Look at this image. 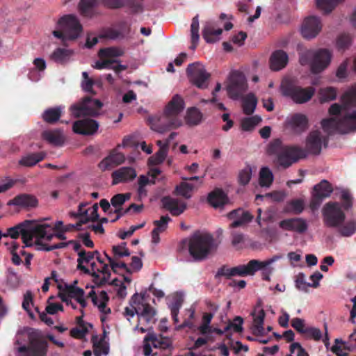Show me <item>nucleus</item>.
<instances>
[{
	"label": "nucleus",
	"mask_w": 356,
	"mask_h": 356,
	"mask_svg": "<svg viewBox=\"0 0 356 356\" xmlns=\"http://www.w3.org/2000/svg\"><path fill=\"white\" fill-rule=\"evenodd\" d=\"M102 106L100 100L86 97L79 102L72 105L70 109L72 115L78 118L81 116L95 115Z\"/></svg>",
	"instance_id": "nucleus-11"
},
{
	"label": "nucleus",
	"mask_w": 356,
	"mask_h": 356,
	"mask_svg": "<svg viewBox=\"0 0 356 356\" xmlns=\"http://www.w3.org/2000/svg\"><path fill=\"white\" fill-rule=\"evenodd\" d=\"M58 288L59 289L58 293H63L66 296L70 297V298H74L76 300L81 296H84L85 294L83 289L76 287L72 284H65L64 288H63L61 285H58Z\"/></svg>",
	"instance_id": "nucleus-38"
},
{
	"label": "nucleus",
	"mask_w": 356,
	"mask_h": 356,
	"mask_svg": "<svg viewBox=\"0 0 356 356\" xmlns=\"http://www.w3.org/2000/svg\"><path fill=\"white\" fill-rule=\"evenodd\" d=\"M120 27L121 31L116 30L112 28L108 29L104 33L100 35V38H108L111 40L123 39L126 34H129L130 32V27L127 26L125 22L120 23Z\"/></svg>",
	"instance_id": "nucleus-33"
},
{
	"label": "nucleus",
	"mask_w": 356,
	"mask_h": 356,
	"mask_svg": "<svg viewBox=\"0 0 356 356\" xmlns=\"http://www.w3.org/2000/svg\"><path fill=\"white\" fill-rule=\"evenodd\" d=\"M243 319L240 316H236L234 319V322H229L225 327V331H229L231 329L234 330L236 332H241L243 330L242 324Z\"/></svg>",
	"instance_id": "nucleus-61"
},
{
	"label": "nucleus",
	"mask_w": 356,
	"mask_h": 356,
	"mask_svg": "<svg viewBox=\"0 0 356 356\" xmlns=\"http://www.w3.org/2000/svg\"><path fill=\"white\" fill-rule=\"evenodd\" d=\"M209 203L214 208H219L228 202V197L222 189H215L208 195Z\"/></svg>",
	"instance_id": "nucleus-32"
},
{
	"label": "nucleus",
	"mask_w": 356,
	"mask_h": 356,
	"mask_svg": "<svg viewBox=\"0 0 356 356\" xmlns=\"http://www.w3.org/2000/svg\"><path fill=\"white\" fill-rule=\"evenodd\" d=\"M143 0H124V6L130 9L131 14L142 13L144 10Z\"/></svg>",
	"instance_id": "nucleus-55"
},
{
	"label": "nucleus",
	"mask_w": 356,
	"mask_h": 356,
	"mask_svg": "<svg viewBox=\"0 0 356 356\" xmlns=\"http://www.w3.org/2000/svg\"><path fill=\"white\" fill-rule=\"evenodd\" d=\"M144 341L145 342L150 341L154 348H159L161 349H167L170 345V341L168 338L163 337L161 335H156L154 332H148L145 337Z\"/></svg>",
	"instance_id": "nucleus-36"
},
{
	"label": "nucleus",
	"mask_w": 356,
	"mask_h": 356,
	"mask_svg": "<svg viewBox=\"0 0 356 356\" xmlns=\"http://www.w3.org/2000/svg\"><path fill=\"white\" fill-rule=\"evenodd\" d=\"M280 92L282 96L291 99L294 103L302 104L312 99L316 89L312 86L302 88L296 81L285 78L281 82Z\"/></svg>",
	"instance_id": "nucleus-6"
},
{
	"label": "nucleus",
	"mask_w": 356,
	"mask_h": 356,
	"mask_svg": "<svg viewBox=\"0 0 356 356\" xmlns=\"http://www.w3.org/2000/svg\"><path fill=\"white\" fill-rule=\"evenodd\" d=\"M58 25L63 30L54 31L53 35L63 41L66 40H74L76 39L82 32L83 28L78 19L72 15H67L62 17L58 20Z\"/></svg>",
	"instance_id": "nucleus-9"
},
{
	"label": "nucleus",
	"mask_w": 356,
	"mask_h": 356,
	"mask_svg": "<svg viewBox=\"0 0 356 356\" xmlns=\"http://www.w3.org/2000/svg\"><path fill=\"white\" fill-rule=\"evenodd\" d=\"M99 128L98 122L90 118H83L73 123L72 129L76 134L89 136L93 135Z\"/></svg>",
	"instance_id": "nucleus-19"
},
{
	"label": "nucleus",
	"mask_w": 356,
	"mask_h": 356,
	"mask_svg": "<svg viewBox=\"0 0 356 356\" xmlns=\"http://www.w3.org/2000/svg\"><path fill=\"white\" fill-rule=\"evenodd\" d=\"M46 156L43 152H36L23 156L19 161V164L23 166L31 167L42 161Z\"/></svg>",
	"instance_id": "nucleus-40"
},
{
	"label": "nucleus",
	"mask_w": 356,
	"mask_h": 356,
	"mask_svg": "<svg viewBox=\"0 0 356 356\" xmlns=\"http://www.w3.org/2000/svg\"><path fill=\"white\" fill-rule=\"evenodd\" d=\"M273 181V175L268 167H263L259 172V182L262 187H270Z\"/></svg>",
	"instance_id": "nucleus-47"
},
{
	"label": "nucleus",
	"mask_w": 356,
	"mask_h": 356,
	"mask_svg": "<svg viewBox=\"0 0 356 356\" xmlns=\"http://www.w3.org/2000/svg\"><path fill=\"white\" fill-rule=\"evenodd\" d=\"M184 108L183 98L179 95H174L165 107L163 117L160 120V124L162 126L161 127L162 130L160 131L179 127L181 124V121L178 118V115L183 111Z\"/></svg>",
	"instance_id": "nucleus-8"
},
{
	"label": "nucleus",
	"mask_w": 356,
	"mask_h": 356,
	"mask_svg": "<svg viewBox=\"0 0 356 356\" xmlns=\"http://www.w3.org/2000/svg\"><path fill=\"white\" fill-rule=\"evenodd\" d=\"M188 252L196 261L206 259L216 249L215 241L212 235L208 233L197 232L188 238Z\"/></svg>",
	"instance_id": "nucleus-3"
},
{
	"label": "nucleus",
	"mask_w": 356,
	"mask_h": 356,
	"mask_svg": "<svg viewBox=\"0 0 356 356\" xmlns=\"http://www.w3.org/2000/svg\"><path fill=\"white\" fill-rule=\"evenodd\" d=\"M94 259V253L81 250L78 252L77 268L86 274H90V270L83 265V263L89 264Z\"/></svg>",
	"instance_id": "nucleus-39"
},
{
	"label": "nucleus",
	"mask_w": 356,
	"mask_h": 356,
	"mask_svg": "<svg viewBox=\"0 0 356 356\" xmlns=\"http://www.w3.org/2000/svg\"><path fill=\"white\" fill-rule=\"evenodd\" d=\"M339 234L344 237H350L356 232V220H351L337 227Z\"/></svg>",
	"instance_id": "nucleus-49"
},
{
	"label": "nucleus",
	"mask_w": 356,
	"mask_h": 356,
	"mask_svg": "<svg viewBox=\"0 0 356 356\" xmlns=\"http://www.w3.org/2000/svg\"><path fill=\"white\" fill-rule=\"evenodd\" d=\"M287 127L295 133H302L308 128V119L306 115L301 113L293 115L287 120Z\"/></svg>",
	"instance_id": "nucleus-24"
},
{
	"label": "nucleus",
	"mask_w": 356,
	"mask_h": 356,
	"mask_svg": "<svg viewBox=\"0 0 356 356\" xmlns=\"http://www.w3.org/2000/svg\"><path fill=\"white\" fill-rule=\"evenodd\" d=\"M124 51L118 47H109L99 50V55L101 58H114L122 56Z\"/></svg>",
	"instance_id": "nucleus-52"
},
{
	"label": "nucleus",
	"mask_w": 356,
	"mask_h": 356,
	"mask_svg": "<svg viewBox=\"0 0 356 356\" xmlns=\"http://www.w3.org/2000/svg\"><path fill=\"white\" fill-rule=\"evenodd\" d=\"M137 176L136 170L132 167H122L111 174L112 184L129 182L134 180Z\"/></svg>",
	"instance_id": "nucleus-22"
},
{
	"label": "nucleus",
	"mask_w": 356,
	"mask_h": 356,
	"mask_svg": "<svg viewBox=\"0 0 356 356\" xmlns=\"http://www.w3.org/2000/svg\"><path fill=\"white\" fill-rule=\"evenodd\" d=\"M163 207L169 211L175 216H178L186 209V204L184 202L179 203L177 199L170 196H165L161 199Z\"/></svg>",
	"instance_id": "nucleus-25"
},
{
	"label": "nucleus",
	"mask_w": 356,
	"mask_h": 356,
	"mask_svg": "<svg viewBox=\"0 0 356 356\" xmlns=\"http://www.w3.org/2000/svg\"><path fill=\"white\" fill-rule=\"evenodd\" d=\"M171 220L168 216H162L159 220L153 222L155 228L154 229L163 232L168 228V224Z\"/></svg>",
	"instance_id": "nucleus-62"
},
{
	"label": "nucleus",
	"mask_w": 356,
	"mask_h": 356,
	"mask_svg": "<svg viewBox=\"0 0 356 356\" xmlns=\"http://www.w3.org/2000/svg\"><path fill=\"white\" fill-rule=\"evenodd\" d=\"M343 1L344 0H316V6L325 14H328L331 13L338 4L342 3Z\"/></svg>",
	"instance_id": "nucleus-45"
},
{
	"label": "nucleus",
	"mask_w": 356,
	"mask_h": 356,
	"mask_svg": "<svg viewBox=\"0 0 356 356\" xmlns=\"http://www.w3.org/2000/svg\"><path fill=\"white\" fill-rule=\"evenodd\" d=\"M202 113L196 107H191L188 108L186 122L190 126H196L199 124L202 120Z\"/></svg>",
	"instance_id": "nucleus-42"
},
{
	"label": "nucleus",
	"mask_w": 356,
	"mask_h": 356,
	"mask_svg": "<svg viewBox=\"0 0 356 356\" xmlns=\"http://www.w3.org/2000/svg\"><path fill=\"white\" fill-rule=\"evenodd\" d=\"M328 143V138L323 136L318 131H313L309 133L306 140V152L312 154H320L322 149V145L326 147Z\"/></svg>",
	"instance_id": "nucleus-17"
},
{
	"label": "nucleus",
	"mask_w": 356,
	"mask_h": 356,
	"mask_svg": "<svg viewBox=\"0 0 356 356\" xmlns=\"http://www.w3.org/2000/svg\"><path fill=\"white\" fill-rule=\"evenodd\" d=\"M222 30L220 28L216 29L212 22H207L202 29V37L207 43H213L219 40Z\"/></svg>",
	"instance_id": "nucleus-28"
},
{
	"label": "nucleus",
	"mask_w": 356,
	"mask_h": 356,
	"mask_svg": "<svg viewBox=\"0 0 356 356\" xmlns=\"http://www.w3.org/2000/svg\"><path fill=\"white\" fill-rule=\"evenodd\" d=\"M296 286L300 291L307 292L310 287V283L305 280V275L303 273H299L296 280Z\"/></svg>",
	"instance_id": "nucleus-63"
},
{
	"label": "nucleus",
	"mask_w": 356,
	"mask_h": 356,
	"mask_svg": "<svg viewBox=\"0 0 356 356\" xmlns=\"http://www.w3.org/2000/svg\"><path fill=\"white\" fill-rule=\"evenodd\" d=\"M29 345L18 348V352L24 356H45L47 351V342L41 339L40 334L33 332L29 334Z\"/></svg>",
	"instance_id": "nucleus-13"
},
{
	"label": "nucleus",
	"mask_w": 356,
	"mask_h": 356,
	"mask_svg": "<svg viewBox=\"0 0 356 356\" xmlns=\"http://www.w3.org/2000/svg\"><path fill=\"white\" fill-rule=\"evenodd\" d=\"M253 316V334L257 336H264L266 334L264 327V321L266 316L265 312L261 309L256 314V311L252 313Z\"/></svg>",
	"instance_id": "nucleus-34"
},
{
	"label": "nucleus",
	"mask_w": 356,
	"mask_h": 356,
	"mask_svg": "<svg viewBox=\"0 0 356 356\" xmlns=\"http://www.w3.org/2000/svg\"><path fill=\"white\" fill-rule=\"evenodd\" d=\"M247 88L248 83L245 75L238 71L232 72L229 84L227 86L228 96L232 99H238Z\"/></svg>",
	"instance_id": "nucleus-15"
},
{
	"label": "nucleus",
	"mask_w": 356,
	"mask_h": 356,
	"mask_svg": "<svg viewBox=\"0 0 356 356\" xmlns=\"http://www.w3.org/2000/svg\"><path fill=\"white\" fill-rule=\"evenodd\" d=\"M320 102L321 103L334 100L337 97V90L333 87L321 88L319 90Z\"/></svg>",
	"instance_id": "nucleus-50"
},
{
	"label": "nucleus",
	"mask_w": 356,
	"mask_h": 356,
	"mask_svg": "<svg viewBox=\"0 0 356 356\" xmlns=\"http://www.w3.org/2000/svg\"><path fill=\"white\" fill-rule=\"evenodd\" d=\"M145 296V292L143 293H141L140 294L138 293H134L129 300L131 308L125 307L124 315L130 317H133L135 314L138 316V312L140 309V304L141 302L144 301Z\"/></svg>",
	"instance_id": "nucleus-31"
},
{
	"label": "nucleus",
	"mask_w": 356,
	"mask_h": 356,
	"mask_svg": "<svg viewBox=\"0 0 356 356\" xmlns=\"http://www.w3.org/2000/svg\"><path fill=\"white\" fill-rule=\"evenodd\" d=\"M42 138L54 146H61L65 138L60 129L46 130L42 133Z\"/></svg>",
	"instance_id": "nucleus-30"
},
{
	"label": "nucleus",
	"mask_w": 356,
	"mask_h": 356,
	"mask_svg": "<svg viewBox=\"0 0 356 356\" xmlns=\"http://www.w3.org/2000/svg\"><path fill=\"white\" fill-rule=\"evenodd\" d=\"M331 59L332 53L327 49L307 50L300 56V63L309 64L312 73L318 74L329 66Z\"/></svg>",
	"instance_id": "nucleus-7"
},
{
	"label": "nucleus",
	"mask_w": 356,
	"mask_h": 356,
	"mask_svg": "<svg viewBox=\"0 0 356 356\" xmlns=\"http://www.w3.org/2000/svg\"><path fill=\"white\" fill-rule=\"evenodd\" d=\"M104 254L113 273H117V268H122L126 272L131 273L130 269L124 262H116L115 259L108 256L106 252Z\"/></svg>",
	"instance_id": "nucleus-60"
},
{
	"label": "nucleus",
	"mask_w": 356,
	"mask_h": 356,
	"mask_svg": "<svg viewBox=\"0 0 356 356\" xmlns=\"http://www.w3.org/2000/svg\"><path fill=\"white\" fill-rule=\"evenodd\" d=\"M88 297L91 298L93 305L98 307L101 313L104 314H111V309L107 307L109 297L105 291H102L99 296H97L95 291L94 290H91L88 295Z\"/></svg>",
	"instance_id": "nucleus-23"
},
{
	"label": "nucleus",
	"mask_w": 356,
	"mask_h": 356,
	"mask_svg": "<svg viewBox=\"0 0 356 356\" xmlns=\"http://www.w3.org/2000/svg\"><path fill=\"white\" fill-rule=\"evenodd\" d=\"M227 217L233 222L230 224L231 228H236L250 222L254 216L248 211L238 208L234 209L227 214Z\"/></svg>",
	"instance_id": "nucleus-21"
},
{
	"label": "nucleus",
	"mask_w": 356,
	"mask_h": 356,
	"mask_svg": "<svg viewBox=\"0 0 356 356\" xmlns=\"http://www.w3.org/2000/svg\"><path fill=\"white\" fill-rule=\"evenodd\" d=\"M322 29L321 22L319 17L310 16L305 19L301 29L303 38L312 39L315 38Z\"/></svg>",
	"instance_id": "nucleus-18"
},
{
	"label": "nucleus",
	"mask_w": 356,
	"mask_h": 356,
	"mask_svg": "<svg viewBox=\"0 0 356 356\" xmlns=\"http://www.w3.org/2000/svg\"><path fill=\"white\" fill-rule=\"evenodd\" d=\"M261 121L259 115L244 118L241 122V128L244 131H252L255 127Z\"/></svg>",
	"instance_id": "nucleus-48"
},
{
	"label": "nucleus",
	"mask_w": 356,
	"mask_h": 356,
	"mask_svg": "<svg viewBox=\"0 0 356 356\" xmlns=\"http://www.w3.org/2000/svg\"><path fill=\"white\" fill-rule=\"evenodd\" d=\"M324 226L328 228L339 227L346 220V214L337 202H328L322 209Z\"/></svg>",
	"instance_id": "nucleus-10"
},
{
	"label": "nucleus",
	"mask_w": 356,
	"mask_h": 356,
	"mask_svg": "<svg viewBox=\"0 0 356 356\" xmlns=\"http://www.w3.org/2000/svg\"><path fill=\"white\" fill-rule=\"evenodd\" d=\"M341 102L344 109L356 105V93L354 92H346L341 97Z\"/></svg>",
	"instance_id": "nucleus-54"
},
{
	"label": "nucleus",
	"mask_w": 356,
	"mask_h": 356,
	"mask_svg": "<svg viewBox=\"0 0 356 356\" xmlns=\"http://www.w3.org/2000/svg\"><path fill=\"white\" fill-rule=\"evenodd\" d=\"M82 76L83 79L81 82V87L83 90L86 92L95 94V92L93 90V86L95 83V81L89 77L88 74L86 72H82Z\"/></svg>",
	"instance_id": "nucleus-58"
},
{
	"label": "nucleus",
	"mask_w": 356,
	"mask_h": 356,
	"mask_svg": "<svg viewBox=\"0 0 356 356\" xmlns=\"http://www.w3.org/2000/svg\"><path fill=\"white\" fill-rule=\"evenodd\" d=\"M279 227L286 231L305 233L308 229L307 221L302 218H291L281 220Z\"/></svg>",
	"instance_id": "nucleus-20"
},
{
	"label": "nucleus",
	"mask_w": 356,
	"mask_h": 356,
	"mask_svg": "<svg viewBox=\"0 0 356 356\" xmlns=\"http://www.w3.org/2000/svg\"><path fill=\"white\" fill-rule=\"evenodd\" d=\"M288 60V55L284 51H275L270 56L269 60L270 67L273 71H279L285 67Z\"/></svg>",
	"instance_id": "nucleus-27"
},
{
	"label": "nucleus",
	"mask_w": 356,
	"mask_h": 356,
	"mask_svg": "<svg viewBox=\"0 0 356 356\" xmlns=\"http://www.w3.org/2000/svg\"><path fill=\"white\" fill-rule=\"evenodd\" d=\"M186 74L189 81L197 88L205 89L208 87V81L211 77L204 66L200 62L189 64L186 68Z\"/></svg>",
	"instance_id": "nucleus-12"
},
{
	"label": "nucleus",
	"mask_w": 356,
	"mask_h": 356,
	"mask_svg": "<svg viewBox=\"0 0 356 356\" xmlns=\"http://www.w3.org/2000/svg\"><path fill=\"white\" fill-rule=\"evenodd\" d=\"M280 256L275 255L272 258L264 261L252 259L247 264H242L232 267V273H233V277L254 275L256 272L261 270L262 279L264 280L270 281V275L273 271V268L270 267V265L275 261L280 259Z\"/></svg>",
	"instance_id": "nucleus-4"
},
{
	"label": "nucleus",
	"mask_w": 356,
	"mask_h": 356,
	"mask_svg": "<svg viewBox=\"0 0 356 356\" xmlns=\"http://www.w3.org/2000/svg\"><path fill=\"white\" fill-rule=\"evenodd\" d=\"M72 53L70 49L57 48L51 55V58L56 63L63 64L70 60Z\"/></svg>",
	"instance_id": "nucleus-41"
},
{
	"label": "nucleus",
	"mask_w": 356,
	"mask_h": 356,
	"mask_svg": "<svg viewBox=\"0 0 356 356\" xmlns=\"http://www.w3.org/2000/svg\"><path fill=\"white\" fill-rule=\"evenodd\" d=\"M124 155L121 152H111L108 156L104 158L98 165L99 168L104 171L118 165L124 161Z\"/></svg>",
	"instance_id": "nucleus-29"
},
{
	"label": "nucleus",
	"mask_w": 356,
	"mask_h": 356,
	"mask_svg": "<svg viewBox=\"0 0 356 356\" xmlns=\"http://www.w3.org/2000/svg\"><path fill=\"white\" fill-rule=\"evenodd\" d=\"M193 190V186L186 182H181L179 186H177L175 191L177 195H179L186 199L191 197V192Z\"/></svg>",
	"instance_id": "nucleus-57"
},
{
	"label": "nucleus",
	"mask_w": 356,
	"mask_h": 356,
	"mask_svg": "<svg viewBox=\"0 0 356 356\" xmlns=\"http://www.w3.org/2000/svg\"><path fill=\"white\" fill-rule=\"evenodd\" d=\"M333 191L332 185L325 179L314 186L309 207L312 210H316L321 204L323 200L330 197Z\"/></svg>",
	"instance_id": "nucleus-16"
},
{
	"label": "nucleus",
	"mask_w": 356,
	"mask_h": 356,
	"mask_svg": "<svg viewBox=\"0 0 356 356\" xmlns=\"http://www.w3.org/2000/svg\"><path fill=\"white\" fill-rule=\"evenodd\" d=\"M257 104V99L252 93H249L243 99V111L245 115H251L254 113Z\"/></svg>",
	"instance_id": "nucleus-43"
},
{
	"label": "nucleus",
	"mask_w": 356,
	"mask_h": 356,
	"mask_svg": "<svg viewBox=\"0 0 356 356\" xmlns=\"http://www.w3.org/2000/svg\"><path fill=\"white\" fill-rule=\"evenodd\" d=\"M131 197V194L127 193H118L113 195L111 199V204L115 209L122 208V205L124 202L129 200Z\"/></svg>",
	"instance_id": "nucleus-53"
},
{
	"label": "nucleus",
	"mask_w": 356,
	"mask_h": 356,
	"mask_svg": "<svg viewBox=\"0 0 356 356\" xmlns=\"http://www.w3.org/2000/svg\"><path fill=\"white\" fill-rule=\"evenodd\" d=\"M289 210L296 214H300L304 210V202L300 199L291 200L289 203Z\"/></svg>",
	"instance_id": "nucleus-64"
},
{
	"label": "nucleus",
	"mask_w": 356,
	"mask_h": 356,
	"mask_svg": "<svg viewBox=\"0 0 356 356\" xmlns=\"http://www.w3.org/2000/svg\"><path fill=\"white\" fill-rule=\"evenodd\" d=\"M290 353L286 356H309L298 342H293L289 347Z\"/></svg>",
	"instance_id": "nucleus-59"
},
{
	"label": "nucleus",
	"mask_w": 356,
	"mask_h": 356,
	"mask_svg": "<svg viewBox=\"0 0 356 356\" xmlns=\"http://www.w3.org/2000/svg\"><path fill=\"white\" fill-rule=\"evenodd\" d=\"M63 109L61 106L46 109L42 115V120L49 124H56L62 116Z\"/></svg>",
	"instance_id": "nucleus-35"
},
{
	"label": "nucleus",
	"mask_w": 356,
	"mask_h": 356,
	"mask_svg": "<svg viewBox=\"0 0 356 356\" xmlns=\"http://www.w3.org/2000/svg\"><path fill=\"white\" fill-rule=\"evenodd\" d=\"M112 251L115 259H118L123 257H128L130 255L129 249L126 247V243H122L118 245H113Z\"/></svg>",
	"instance_id": "nucleus-56"
},
{
	"label": "nucleus",
	"mask_w": 356,
	"mask_h": 356,
	"mask_svg": "<svg viewBox=\"0 0 356 356\" xmlns=\"http://www.w3.org/2000/svg\"><path fill=\"white\" fill-rule=\"evenodd\" d=\"M156 311L148 303L140 304V309L138 316V324L135 330H138L141 333H145L152 330V325L155 324Z\"/></svg>",
	"instance_id": "nucleus-14"
},
{
	"label": "nucleus",
	"mask_w": 356,
	"mask_h": 356,
	"mask_svg": "<svg viewBox=\"0 0 356 356\" xmlns=\"http://www.w3.org/2000/svg\"><path fill=\"white\" fill-rule=\"evenodd\" d=\"M191 49H195L197 47L199 35V15H196L193 19L191 24Z\"/></svg>",
	"instance_id": "nucleus-46"
},
{
	"label": "nucleus",
	"mask_w": 356,
	"mask_h": 356,
	"mask_svg": "<svg viewBox=\"0 0 356 356\" xmlns=\"http://www.w3.org/2000/svg\"><path fill=\"white\" fill-rule=\"evenodd\" d=\"M4 234L6 237L9 236L13 239H16L21 236L26 246L32 245L31 242L34 237L47 241H51L53 238L49 225L36 224L33 221L28 220L7 229Z\"/></svg>",
	"instance_id": "nucleus-2"
},
{
	"label": "nucleus",
	"mask_w": 356,
	"mask_h": 356,
	"mask_svg": "<svg viewBox=\"0 0 356 356\" xmlns=\"http://www.w3.org/2000/svg\"><path fill=\"white\" fill-rule=\"evenodd\" d=\"M38 201L35 196L31 194H20L8 202V205H15L24 208H34L38 206Z\"/></svg>",
	"instance_id": "nucleus-26"
},
{
	"label": "nucleus",
	"mask_w": 356,
	"mask_h": 356,
	"mask_svg": "<svg viewBox=\"0 0 356 356\" xmlns=\"http://www.w3.org/2000/svg\"><path fill=\"white\" fill-rule=\"evenodd\" d=\"M168 152V144H164L159 148L155 154L152 156L148 159V163L152 165H156L161 164L165 159Z\"/></svg>",
	"instance_id": "nucleus-44"
},
{
	"label": "nucleus",
	"mask_w": 356,
	"mask_h": 356,
	"mask_svg": "<svg viewBox=\"0 0 356 356\" xmlns=\"http://www.w3.org/2000/svg\"><path fill=\"white\" fill-rule=\"evenodd\" d=\"M321 127L328 135L334 133L347 134L356 131V109L341 118L332 117L322 120Z\"/></svg>",
	"instance_id": "nucleus-5"
},
{
	"label": "nucleus",
	"mask_w": 356,
	"mask_h": 356,
	"mask_svg": "<svg viewBox=\"0 0 356 356\" xmlns=\"http://www.w3.org/2000/svg\"><path fill=\"white\" fill-rule=\"evenodd\" d=\"M252 174V170L250 165H247L241 170L238 175V181L241 186H246L249 184Z\"/></svg>",
	"instance_id": "nucleus-51"
},
{
	"label": "nucleus",
	"mask_w": 356,
	"mask_h": 356,
	"mask_svg": "<svg viewBox=\"0 0 356 356\" xmlns=\"http://www.w3.org/2000/svg\"><path fill=\"white\" fill-rule=\"evenodd\" d=\"M101 4V0H81L79 9L81 15L92 17L94 15L93 9Z\"/></svg>",
	"instance_id": "nucleus-37"
},
{
	"label": "nucleus",
	"mask_w": 356,
	"mask_h": 356,
	"mask_svg": "<svg viewBox=\"0 0 356 356\" xmlns=\"http://www.w3.org/2000/svg\"><path fill=\"white\" fill-rule=\"evenodd\" d=\"M267 154L275 155L274 163L282 169L289 168L307 156L305 149L296 145H283L280 138L274 139L268 144Z\"/></svg>",
	"instance_id": "nucleus-1"
}]
</instances>
